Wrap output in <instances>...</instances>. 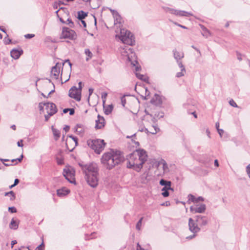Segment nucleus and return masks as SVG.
Here are the masks:
<instances>
[{
    "label": "nucleus",
    "mask_w": 250,
    "mask_h": 250,
    "mask_svg": "<svg viewBox=\"0 0 250 250\" xmlns=\"http://www.w3.org/2000/svg\"><path fill=\"white\" fill-rule=\"evenodd\" d=\"M79 166L81 167L87 184L92 188H96L98 185L99 168L95 163L84 164L83 162L79 163Z\"/></svg>",
    "instance_id": "nucleus-1"
},
{
    "label": "nucleus",
    "mask_w": 250,
    "mask_h": 250,
    "mask_svg": "<svg viewBox=\"0 0 250 250\" xmlns=\"http://www.w3.org/2000/svg\"><path fill=\"white\" fill-rule=\"evenodd\" d=\"M146 152L143 149H136L127 156V167L139 171L147 160Z\"/></svg>",
    "instance_id": "nucleus-2"
},
{
    "label": "nucleus",
    "mask_w": 250,
    "mask_h": 250,
    "mask_svg": "<svg viewBox=\"0 0 250 250\" xmlns=\"http://www.w3.org/2000/svg\"><path fill=\"white\" fill-rule=\"evenodd\" d=\"M124 160V157L121 151L112 150L104 154L101 159V162L107 169H111L115 166L123 162Z\"/></svg>",
    "instance_id": "nucleus-3"
},
{
    "label": "nucleus",
    "mask_w": 250,
    "mask_h": 250,
    "mask_svg": "<svg viewBox=\"0 0 250 250\" xmlns=\"http://www.w3.org/2000/svg\"><path fill=\"white\" fill-rule=\"evenodd\" d=\"M120 40L127 45L132 46L135 43V38L132 33L125 29H121L120 31Z\"/></svg>",
    "instance_id": "nucleus-4"
},
{
    "label": "nucleus",
    "mask_w": 250,
    "mask_h": 250,
    "mask_svg": "<svg viewBox=\"0 0 250 250\" xmlns=\"http://www.w3.org/2000/svg\"><path fill=\"white\" fill-rule=\"evenodd\" d=\"M87 145L94 150L97 154H100L104 147L105 143L104 140H88Z\"/></svg>",
    "instance_id": "nucleus-5"
},
{
    "label": "nucleus",
    "mask_w": 250,
    "mask_h": 250,
    "mask_svg": "<svg viewBox=\"0 0 250 250\" xmlns=\"http://www.w3.org/2000/svg\"><path fill=\"white\" fill-rule=\"evenodd\" d=\"M77 38V34L73 30L66 27L62 28L61 38L69 39L71 40H76Z\"/></svg>",
    "instance_id": "nucleus-6"
},
{
    "label": "nucleus",
    "mask_w": 250,
    "mask_h": 250,
    "mask_svg": "<svg viewBox=\"0 0 250 250\" xmlns=\"http://www.w3.org/2000/svg\"><path fill=\"white\" fill-rule=\"evenodd\" d=\"M163 9L167 13H169L178 16L189 17L192 15L189 12L183 10H175L168 7H163Z\"/></svg>",
    "instance_id": "nucleus-7"
},
{
    "label": "nucleus",
    "mask_w": 250,
    "mask_h": 250,
    "mask_svg": "<svg viewBox=\"0 0 250 250\" xmlns=\"http://www.w3.org/2000/svg\"><path fill=\"white\" fill-rule=\"evenodd\" d=\"M163 9L167 13H169L178 16L189 17L192 15L189 12L183 10H175L168 7H163Z\"/></svg>",
    "instance_id": "nucleus-8"
},
{
    "label": "nucleus",
    "mask_w": 250,
    "mask_h": 250,
    "mask_svg": "<svg viewBox=\"0 0 250 250\" xmlns=\"http://www.w3.org/2000/svg\"><path fill=\"white\" fill-rule=\"evenodd\" d=\"M124 49L127 56L128 61L131 62V64L135 66V64L137 63V61L135 60V54L133 52V49L130 47L127 46Z\"/></svg>",
    "instance_id": "nucleus-9"
},
{
    "label": "nucleus",
    "mask_w": 250,
    "mask_h": 250,
    "mask_svg": "<svg viewBox=\"0 0 250 250\" xmlns=\"http://www.w3.org/2000/svg\"><path fill=\"white\" fill-rule=\"evenodd\" d=\"M69 96L75 99L77 101H80L81 100V92L78 90L75 86H72L69 90Z\"/></svg>",
    "instance_id": "nucleus-10"
},
{
    "label": "nucleus",
    "mask_w": 250,
    "mask_h": 250,
    "mask_svg": "<svg viewBox=\"0 0 250 250\" xmlns=\"http://www.w3.org/2000/svg\"><path fill=\"white\" fill-rule=\"evenodd\" d=\"M188 226L190 231L193 233L199 232L201 229L195 220L191 218H189L188 219Z\"/></svg>",
    "instance_id": "nucleus-11"
},
{
    "label": "nucleus",
    "mask_w": 250,
    "mask_h": 250,
    "mask_svg": "<svg viewBox=\"0 0 250 250\" xmlns=\"http://www.w3.org/2000/svg\"><path fill=\"white\" fill-rule=\"evenodd\" d=\"M63 175L65 179L70 183L75 182L74 178V174L69 168L66 167L63 169Z\"/></svg>",
    "instance_id": "nucleus-12"
},
{
    "label": "nucleus",
    "mask_w": 250,
    "mask_h": 250,
    "mask_svg": "<svg viewBox=\"0 0 250 250\" xmlns=\"http://www.w3.org/2000/svg\"><path fill=\"white\" fill-rule=\"evenodd\" d=\"M195 220L200 227L206 226L208 222V217L207 216L202 215H196Z\"/></svg>",
    "instance_id": "nucleus-13"
},
{
    "label": "nucleus",
    "mask_w": 250,
    "mask_h": 250,
    "mask_svg": "<svg viewBox=\"0 0 250 250\" xmlns=\"http://www.w3.org/2000/svg\"><path fill=\"white\" fill-rule=\"evenodd\" d=\"M43 105H45L47 113H49L50 115H53L57 113V108L55 104L48 102L44 103Z\"/></svg>",
    "instance_id": "nucleus-14"
},
{
    "label": "nucleus",
    "mask_w": 250,
    "mask_h": 250,
    "mask_svg": "<svg viewBox=\"0 0 250 250\" xmlns=\"http://www.w3.org/2000/svg\"><path fill=\"white\" fill-rule=\"evenodd\" d=\"M206 206L205 204H203L196 206H191L190 208V210L193 213H203L206 210Z\"/></svg>",
    "instance_id": "nucleus-15"
},
{
    "label": "nucleus",
    "mask_w": 250,
    "mask_h": 250,
    "mask_svg": "<svg viewBox=\"0 0 250 250\" xmlns=\"http://www.w3.org/2000/svg\"><path fill=\"white\" fill-rule=\"evenodd\" d=\"M61 64L57 62L55 66L52 67L51 71V74L53 75L56 79L58 78L59 75L60 73V68Z\"/></svg>",
    "instance_id": "nucleus-16"
},
{
    "label": "nucleus",
    "mask_w": 250,
    "mask_h": 250,
    "mask_svg": "<svg viewBox=\"0 0 250 250\" xmlns=\"http://www.w3.org/2000/svg\"><path fill=\"white\" fill-rule=\"evenodd\" d=\"M22 54L23 50L22 49H18L14 48L10 51L11 57L15 60L18 59Z\"/></svg>",
    "instance_id": "nucleus-17"
},
{
    "label": "nucleus",
    "mask_w": 250,
    "mask_h": 250,
    "mask_svg": "<svg viewBox=\"0 0 250 250\" xmlns=\"http://www.w3.org/2000/svg\"><path fill=\"white\" fill-rule=\"evenodd\" d=\"M97 120H96L95 128L96 129H101L104 126L105 120L103 116L100 115H98Z\"/></svg>",
    "instance_id": "nucleus-18"
},
{
    "label": "nucleus",
    "mask_w": 250,
    "mask_h": 250,
    "mask_svg": "<svg viewBox=\"0 0 250 250\" xmlns=\"http://www.w3.org/2000/svg\"><path fill=\"white\" fill-rule=\"evenodd\" d=\"M173 56L176 62L180 61L184 57V54L182 52H178L176 49L173 50Z\"/></svg>",
    "instance_id": "nucleus-19"
},
{
    "label": "nucleus",
    "mask_w": 250,
    "mask_h": 250,
    "mask_svg": "<svg viewBox=\"0 0 250 250\" xmlns=\"http://www.w3.org/2000/svg\"><path fill=\"white\" fill-rule=\"evenodd\" d=\"M70 192V190L66 188H62L57 190V194L59 197H62L66 195Z\"/></svg>",
    "instance_id": "nucleus-20"
},
{
    "label": "nucleus",
    "mask_w": 250,
    "mask_h": 250,
    "mask_svg": "<svg viewBox=\"0 0 250 250\" xmlns=\"http://www.w3.org/2000/svg\"><path fill=\"white\" fill-rule=\"evenodd\" d=\"M160 185L161 186H164V188H167L168 187H170L171 185V182L169 181H167L165 179H161L160 181Z\"/></svg>",
    "instance_id": "nucleus-21"
},
{
    "label": "nucleus",
    "mask_w": 250,
    "mask_h": 250,
    "mask_svg": "<svg viewBox=\"0 0 250 250\" xmlns=\"http://www.w3.org/2000/svg\"><path fill=\"white\" fill-rule=\"evenodd\" d=\"M87 16V13H86L83 10L80 11L78 12L77 18L81 21L83 20Z\"/></svg>",
    "instance_id": "nucleus-22"
},
{
    "label": "nucleus",
    "mask_w": 250,
    "mask_h": 250,
    "mask_svg": "<svg viewBox=\"0 0 250 250\" xmlns=\"http://www.w3.org/2000/svg\"><path fill=\"white\" fill-rule=\"evenodd\" d=\"M18 223L16 222V220H15L13 218L12 219L9 225V228L11 229H17L18 228Z\"/></svg>",
    "instance_id": "nucleus-23"
},
{
    "label": "nucleus",
    "mask_w": 250,
    "mask_h": 250,
    "mask_svg": "<svg viewBox=\"0 0 250 250\" xmlns=\"http://www.w3.org/2000/svg\"><path fill=\"white\" fill-rule=\"evenodd\" d=\"M52 130L53 133V135L55 137V140H58L60 137V131L59 130L54 128L53 126H52Z\"/></svg>",
    "instance_id": "nucleus-24"
},
{
    "label": "nucleus",
    "mask_w": 250,
    "mask_h": 250,
    "mask_svg": "<svg viewBox=\"0 0 250 250\" xmlns=\"http://www.w3.org/2000/svg\"><path fill=\"white\" fill-rule=\"evenodd\" d=\"M159 164H162L163 165V169L164 173H167L169 171V168L168 167V165L165 160H162L160 162Z\"/></svg>",
    "instance_id": "nucleus-25"
},
{
    "label": "nucleus",
    "mask_w": 250,
    "mask_h": 250,
    "mask_svg": "<svg viewBox=\"0 0 250 250\" xmlns=\"http://www.w3.org/2000/svg\"><path fill=\"white\" fill-rule=\"evenodd\" d=\"M113 18L114 19L115 24L121 23L122 18L119 13H117L115 15L114 14Z\"/></svg>",
    "instance_id": "nucleus-26"
},
{
    "label": "nucleus",
    "mask_w": 250,
    "mask_h": 250,
    "mask_svg": "<svg viewBox=\"0 0 250 250\" xmlns=\"http://www.w3.org/2000/svg\"><path fill=\"white\" fill-rule=\"evenodd\" d=\"M104 113L106 115H109L112 112V111L113 110V107L112 104H110V105H108L107 107L104 106Z\"/></svg>",
    "instance_id": "nucleus-27"
},
{
    "label": "nucleus",
    "mask_w": 250,
    "mask_h": 250,
    "mask_svg": "<svg viewBox=\"0 0 250 250\" xmlns=\"http://www.w3.org/2000/svg\"><path fill=\"white\" fill-rule=\"evenodd\" d=\"M201 28L203 30V32L202 33L203 36L208 38L210 34L209 31L203 25L201 26Z\"/></svg>",
    "instance_id": "nucleus-28"
},
{
    "label": "nucleus",
    "mask_w": 250,
    "mask_h": 250,
    "mask_svg": "<svg viewBox=\"0 0 250 250\" xmlns=\"http://www.w3.org/2000/svg\"><path fill=\"white\" fill-rule=\"evenodd\" d=\"M164 116V113L163 112H159L158 113H155L153 116V121L155 122L157 120L156 118H163Z\"/></svg>",
    "instance_id": "nucleus-29"
},
{
    "label": "nucleus",
    "mask_w": 250,
    "mask_h": 250,
    "mask_svg": "<svg viewBox=\"0 0 250 250\" xmlns=\"http://www.w3.org/2000/svg\"><path fill=\"white\" fill-rule=\"evenodd\" d=\"M84 53L88 56V57L86 58L85 60L86 61H88L89 60V59L92 57V53L89 49H85Z\"/></svg>",
    "instance_id": "nucleus-30"
},
{
    "label": "nucleus",
    "mask_w": 250,
    "mask_h": 250,
    "mask_svg": "<svg viewBox=\"0 0 250 250\" xmlns=\"http://www.w3.org/2000/svg\"><path fill=\"white\" fill-rule=\"evenodd\" d=\"M9 195H10V199L11 201H13L15 200L16 197L15 194L13 191H10L9 192L5 193V196H8Z\"/></svg>",
    "instance_id": "nucleus-31"
},
{
    "label": "nucleus",
    "mask_w": 250,
    "mask_h": 250,
    "mask_svg": "<svg viewBox=\"0 0 250 250\" xmlns=\"http://www.w3.org/2000/svg\"><path fill=\"white\" fill-rule=\"evenodd\" d=\"M162 191H163L162 193V195L164 197H167L169 196V192L167 188H163L162 189Z\"/></svg>",
    "instance_id": "nucleus-32"
},
{
    "label": "nucleus",
    "mask_w": 250,
    "mask_h": 250,
    "mask_svg": "<svg viewBox=\"0 0 250 250\" xmlns=\"http://www.w3.org/2000/svg\"><path fill=\"white\" fill-rule=\"evenodd\" d=\"M143 217H141L139 220L138 221V222L137 223L136 225V229L138 230H140L141 229V226H142V221H143Z\"/></svg>",
    "instance_id": "nucleus-33"
},
{
    "label": "nucleus",
    "mask_w": 250,
    "mask_h": 250,
    "mask_svg": "<svg viewBox=\"0 0 250 250\" xmlns=\"http://www.w3.org/2000/svg\"><path fill=\"white\" fill-rule=\"evenodd\" d=\"M188 202L190 203V202L195 203L196 197L191 194H189L188 196Z\"/></svg>",
    "instance_id": "nucleus-34"
},
{
    "label": "nucleus",
    "mask_w": 250,
    "mask_h": 250,
    "mask_svg": "<svg viewBox=\"0 0 250 250\" xmlns=\"http://www.w3.org/2000/svg\"><path fill=\"white\" fill-rule=\"evenodd\" d=\"M155 97L156 98V99L157 100H158V102L157 103H156L154 98H153V99H151V102L152 103H153V104H161V101L160 100V96L158 95H157V94H155Z\"/></svg>",
    "instance_id": "nucleus-35"
},
{
    "label": "nucleus",
    "mask_w": 250,
    "mask_h": 250,
    "mask_svg": "<svg viewBox=\"0 0 250 250\" xmlns=\"http://www.w3.org/2000/svg\"><path fill=\"white\" fill-rule=\"evenodd\" d=\"M186 73V69L185 68H183V69L181 70V72H177L176 74V77L177 78L181 77L184 76Z\"/></svg>",
    "instance_id": "nucleus-36"
},
{
    "label": "nucleus",
    "mask_w": 250,
    "mask_h": 250,
    "mask_svg": "<svg viewBox=\"0 0 250 250\" xmlns=\"http://www.w3.org/2000/svg\"><path fill=\"white\" fill-rule=\"evenodd\" d=\"M8 35L6 34V37L3 40L4 43L6 45L9 44L11 43V40L8 38Z\"/></svg>",
    "instance_id": "nucleus-37"
},
{
    "label": "nucleus",
    "mask_w": 250,
    "mask_h": 250,
    "mask_svg": "<svg viewBox=\"0 0 250 250\" xmlns=\"http://www.w3.org/2000/svg\"><path fill=\"white\" fill-rule=\"evenodd\" d=\"M107 96V93L106 92H103L102 93L101 98L102 99L103 103L104 104V103L105 102V100H106Z\"/></svg>",
    "instance_id": "nucleus-38"
},
{
    "label": "nucleus",
    "mask_w": 250,
    "mask_h": 250,
    "mask_svg": "<svg viewBox=\"0 0 250 250\" xmlns=\"http://www.w3.org/2000/svg\"><path fill=\"white\" fill-rule=\"evenodd\" d=\"M95 233L93 232L90 234V236H88V235H85V240H89L90 239H92L95 237Z\"/></svg>",
    "instance_id": "nucleus-39"
},
{
    "label": "nucleus",
    "mask_w": 250,
    "mask_h": 250,
    "mask_svg": "<svg viewBox=\"0 0 250 250\" xmlns=\"http://www.w3.org/2000/svg\"><path fill=\"white\" fill-rule=\"evenodd\" d=\"M67 21L68 22L67 24H69L70 27L73 28L74 27V22L70 19L68 18L67 20Z\"/></svg>",
    "instance_id": "nucleus-40"
},
{
    "label": "nucleus",
    "mask_w": 250,
    "mask_h": 250,
    "mask_svg": "<svg viewBox=\"0 0 250 250\" xmlns=\"http://www.w3.org/2000/svg\"><path fill=\"white\" fill-rule=\"evenodd\" d=\"M229 104L231 106H232L233 107H238V105L236 104V103L232 99L230 100L229 101Z\"/></svg>",
    "instance_id": "nucleus-41"
},
{
    "label": "nucleus",
    "mask_w": 250,
    "mask_h": 250,
    "mask_svg": "<svg viewBox=\"0 0 250 250\" xmlns=\"http://www.w3.org/2000/svg\"><path fill=\"white\" fill-rule=\"evenodd\" d=\"M69 137L71 138L75 143V145L76 146H77L78 145V139L76 137H75L73 135H69Z\"/></svg>",
    "instance_id": "nucleus-42"
},
{
    "label": "nucleus",
    "mask_w": 250,
    "mask_h": 250,
    "mask_svg": "<svg viewBox=\"0 0 250 250\" xmlns=\"http://www.w3.org/2000/svg\"><path fill=\"white\" fill-rule=\"evenodd\" d=\"M8 211L11 213H15L17 211V209L14 207H9Z\"/></svg>",
    "instance_id": "nucleus-43"
},
{
    "label": "nucleus",
    "mask_w": 250,
    "mask_h": 250,
    "mask_svg": "<svg viewBox=\"0 0 250 250\" xmlns=\"http://www.w3.org/2000/svg\"><path fill=\"white\" fill-rule=\"evenodd\" d=\"M153 130L152 131H150L149 132L152 134H155L157 132V130L159 129L157 126L153 125Z\"/></svg>",
    "instance_id": "nucleus-44"
},
{
    "label": "nucleus",
    "mask_w": 250,
    "mask_h": 250,
    "mask_svg": "<svg viewBox=\"0 0 250 250\" xmlns=\"http://www.w3.org/2000/svg\"><path fill=\"white\" fill-rule=\"evenodd\" d=\"M236 56L237 58L239 61H241L242 60V55L239 52L236 51Z\"/></svg>",
    "instance_id": "nucleus-45"
},
{
    "label": "nucleus",
    "mask_w": 250,
    "mask_h": 250,
    "mask_svg": "<svg viewBox=\"0 0 250 250\" xmlns=\"http://www.w3.org/2000/svg\"><path fill=\"white\" fill-rule=\"evenodd\" d=\"M43 248H44V244H43V243L42 242L41 245H40L36 248L35 250H43Z\"/></svg>",
    "instance_id": "nucleus-46"
},
{
    "label": "nucleus",
    "mask_w": 250,
    "mask_h": 250,
    "mask_svg": "<svg viewBox=\"0 0 250 250\" xmlns=\"http://www.w3.org/2000/svg\"><path fill=\"white\" fill-rule=\"evenodd\" d=\"M204 198L201 196H199L197 198H196L195 203H198L200 201H204Z\"/></svg>",
    "instance_id": "nucleus-47"
},
{
    "label": "nucleus",
    "mask_w": 250,
    "mask_h": 250,
    "mask_svg": "<svg viewBox=\"0 0 250 250\" xmlns=\"http://www.w3.org/2000/svg\"><path fill=\"white\" fill-rule=\"evenodd\" d=\"M44 103H39V108L40 111H42L43 110V108H44V106H45V105H43V104Z\"/></svg>",
    "instance_id": "nucleus-48"
},
{
    "label": "nucleus",
    "mask_w": 250,
    "mask_h": 250,
    "mask_svg": "<svg viewBox=\"0 0 250 250\" xmlns=\"http://www.w3.org/2000/svg\"><path fill=\"white\" fill-rule=\"evenodd\" d=\"M56 160L57 164L59 165H62L63 164V160L62 159H60L59 158H56Z\"/></svg>",
    "instance_id": "nucleus-49"
},
{
    "label": "nucleus",
    "mask_w": 250,
    "mask_h": 250,
    "mask_svg": "<svg viewBox=\"0 0 250 250\" xmlns=\"http://www.w3.org/2000/svg\"><path fill=\"white\" fill-rule=\"evenodd\" d=\"M66 62L68 63V65L69 66V67H70V69L71 70V67H72V63L70 62V60H68V59L65 60V61L62 63V65H64V63H66Z\"/></svg>",
    "instance_id": "nucleus-50"
},
{
    "label": "nucleus",
    "mask_w": 250,
    "mask_h": 250,
    "mask_svg": "<svg viewBox=\"0 0 250 250\" xmlns=\"http://www.w3.org/2000/svg\"><path fill=\"white\" fill-rule=\"evenodd\" d=\"M177 63L179 67L181 68V70L183 69V68H185V66H184V65L183 64V63L181 61H177Z\"/></svg>",
    "instance_id": "nucleus-51"
},
{
    "label": "nucleus",
    "mask_w": 250,
    "mask_h": 250,
    "mask_svg": "<svg viewBox=\"0 0 250 250\" xmlns=\"http://www.w3.org/2000/svg\"><path fill=\"white\" fill-rule=\"evenodd\" d=\"M136 77H137L138 79H140V80H144V81H146V80H144V79H143V78H144V77L143 75H142V74H139V73H136Z\"/></svg>",
    "instance_id": "nucleus-52"
},
{
    "label": "nucleus",
    "mask_w": 250,
    "mask_h": 250,
    "mask_svg": "<svg viewBox=\"0 0 250 250\" xmlns=\"http://www.w3.org/2000/svg\"><path fill=\"white\" fill-rule=\"evenodd\" d=\"M34 36L35 35L32 34H27L24 36L25 38L26 39H31L33 38Z\"/></svg>",
    "instance_id": "nucleus-53"
},
{
    "label": "nucleus",
    "mask_w": 250,
    "mask_h": 250,
    "mask_svg": "<svg viewBox=\"0 0 250 250\" xmlns=\"http://www.w3.org/2000/svg\"><path fill=\"white\" fill-rule=\"evenodd\" d=\"M121 103L122 104L123 106H125V104H126V100L125 96H123L121 97Z\"/></svg>",
    "instance_id": "nucleus-54"
},
{
    "label": "nucleus",
    "mask_w": 250,
    "mask_h": 250,
    "mask_svg": "<svg viewBox=\"0 0 250 250\" xmlns=\"http://www.w3.org/2000/svg\"><path fill=\"white\" fill-rule=\"evenodd\" d=\"M246 171H247V173L249 178H250V165H249L246 167Z\"/></svg>",
    "instance_id": "nucleus-55"
},
{
    "label": "nucleus",
    "mask_w": 250,
    "mask_h": 250,
    "mask_svg": "<svg viewBox=\"0 0 250 250\" xmlns=\"http://www.w3.org/2000/svg\"><path fill=\"white\" fill-rule=\"evenodd\" d=\"M70 115H73L75 113V110L73 108H70L69 110Z\"/></svg>",
    "instance_id": "nucleus-56"
},
{
    "label": "nucleus",
    "mask_w": 250,
    "mask_h": 250,
    "mask_svg": "<svg viewBox=\"0 0 250 250\" xmlns=\"http://www.w3.org/2000/svg\"><path fill=\"white\" fill-rule=\"evenodd\" d=\"M52 115H50V114L49 113H47V115H44V117H45V121L46 122H47L49 120V119L50 118V117L51 116H52Z\"/></svg>",
    "instance_id": "nucleus-57"
},
{
    "label": "nucleus",
    "mask_w": 250,
    "mask_h": 250,
    "mask_svg": "<svg viewBox=\"0 0 250 250\" xmlns=\"http://www.w3.org/2000/svg\"><path fill=\"white\" fill-rule=\"evenodd\" d=\"M78 84H79V87L77 88V89L78 90L82 92V82H80L79 83H78Z\"/></svg>",
    "instance_id": "nucleus-58"
},
{
    "label": "nucleus",
    "mask_w": 250,
    "mask_h": 250,
    "mask_svg": "<svg viewBox=\"0 0 250 250\" xmlns=\"http://www.w3.org/2000/svg\"><path fill=\"white\" fill-rule=\"evenodd\" d=\"M22 142H23L22 140H21L17 142L18 146H19V147H22L23 146Z\"/></svg>",
    "instance_id": "nucleus-59"
},
{
    "label": "nucleus",
    "mask_w": 250,
    "mask_h": 250,
    "mask_svg": "<svg viewBox=\"0 0 250 250\" xmlns=\"http://www.w3.org/2000/svg\"><path fill=\"white\" fill-rule=\"evenodd\" d=\"M195 236H196V234H195V233H194L192 235H189L188 236H187L186 237V239H188V240H190V239H192V238H194Z\"/></svg>",
    "instance_id": "nucleus-60"
},
{
    "label": "nucleus",
    "mask_w": 250,
    "mask_h": 250,
    "mask_svg": "<svg viewBox=\"0 0 250 250\" xmlns=\"http://www.w3.org/2000/svg\"><path fill=\"white\" fill-rule=\"evenodd\" d=\"M144 249H143L141 245L139 244V243L137 244V248L136 250H144Z\"/></svg>",
    "instance_id": "nucleus-61"
},
{
    "label": "nucleus",
    "mask_w": 250,
    "mask_h": 250,
    "mask_svg": "<svg viewBox=\"0 0 250 250\" xmlns=\"http://www.w3.org/2000/svg\"><path fill=\"white\" fill-rule=\"evenodd\" d=\"M218 132L220 135V137L222 136V134L224 133V130L222 129H218Z\"/></svg>",
    "instance_id": "nucleus-62"
},
{
    "label": "nucleus",
    "mask_w": 250,
    "mask_h": 250,
    "mask_svg": "<svg viewBox=\"0 0 250 250\" xmlns=\"http://www.w3.org/2000/svg\"><path fill=\"white\" fill-rule=\"evenodd\" d=\"M70 127L69 125H65V126L63 127V130L66 132H68L69 130Z\"/></svg>",
    "instance_id": "nucleus-63"
},
{
    "label": "nucleus",
    "mask_w": 250,
    "mask_h": 250,
    "mask_svg": "<svg viewBox=\"0 0 250 250\" xmlns=\"http://www.w3.org/2000/svg\"><path fill=\"white\" fill-rule=\"evenodd\" d=\"M20 182V180L19 179L16 178L14 180V186H17Z\"/></svg>",
    "instance_id": "nucleus-64"
}]
</instances>
